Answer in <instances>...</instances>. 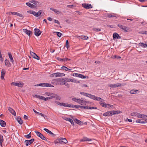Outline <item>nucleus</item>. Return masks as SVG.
Listing matches in <instances>:
<instances>
[{"label":"nucleus","instance_id":"1","mask_svg":"<svg viewBox=\"0 0 147 147\" xmlns=\"http://www.w3.org/2000/svg\"><path fill=\"white\" fill-rule=\"evenodd\" d=\"M61 106L65 107H68L72 108H77L78 109H97V107H90L88 106H84L81 105H70L68 103H65L63 102H61Z\"/></svg>","mask_w":147,"mask_h":147},{"label":"nucleus","instance_id":"2","mask_svg":"<svg viewBox=\"0 0 147 147\" xmlns=\"http://www.w3.org/2000/svg\"><path fill=\"white\" fill-rule=\"evenodd\" d=\"M121 113V111H109L103 114V115L105 116H109L112 115L120 113Z\"/></svg>","mask_w":147,"mask_h":147},{"label":"nucleus","instance_id":"3","mask_svg":"<svg viewBox=\"0 0 147 147\" xmlns=\"http://www.w3.org/2000/svg\"><path fill=\"white\" fill-rule=\"evenodd\" d=\"M84 96L88 97L94 100L100 101V99H101V98H100L96 97L94 95L86 93H85Z\"/></svg>","mask_w":147,"mask_h":147},{"label":"nucleus","instance_id":"4","mask_svg":"<svg viewBox=\"0 0 147 147\" xmlns=\"http://www.w3.org/2000/svg\"><path fill=\"white\" fill-rule=\"evenodd\" d=\"M82 6L86 9H88L92 8V5L89 3H83L82 4Z\"/></svg>","mask_w":147,"mask_h":147},{"label":"nucleus","instance_id":"5","mask_svg":"<svg viewBox=\"0 0 147 147\" xmlns=\"http://www.w3.org/2000/svg\"><path fill=\"white\" fill-rule=\"evenodd\" d=\"M122 86L121 84L117 83L115 84H109L108 86L112 88H115L119 87H121Z\"/></svg>","mask_w":147,"mask_h":147},{"label":"nucleus","instance_id":"6","mask_svg":"<svg viewBox=\"0 0 147 147\" xmlns=\"http://www.w3.org/2000/svg\"><path fill=\"white\" fill-rule=\"evenodd\" d=\"M34 34L37 36H39L41 33V32L40 31L39 29L37 28L34 29Z\"/></svg>","mask_w":147,"mask_h":147},{"label":"nucleus","instance_id":"7","mask_svg":"<svg viewBox=\"0 0 147 147\" xmlns=\"http://www.w3.org/2000/svg\"><path fill=\"white\" fill-rule=\"evenodd\" d=\"M73 76L83 79L86 78V76L83 75L82 74L78 73H74Z\"/></svg>","mask_w":147,"mask_h":147},{"label":"nucleus","instance_id":"8","mask_svg":"<svg viewBox=\"0 0 147 147\" xmlns=\"http://www.w3.org/2000/svg\"><path fill=\"white\" fill-rule=\"evenodd\" d=\"M52 75H54L55 77H62L65 76V74L63 73L57 72L54 73L52 74Z\"/></svg>","mask_w":147,"mask_h":147},{"label":"nucleus","instance_id":"9","mask_svg":"<svg viewBox=\"0 0 147 147\" xmlns=\"http://www.w3.org/2000/svg\"><path fill=\"white\" fill-rule=\"evenodd\" d=\"M11 85H13L18 86L20 87H22L24 85V84L23 83H18L15 82H13L11 83Z\"/></svg>","mask_w":147,"mask_h":147},{"label":"nucleus","instance_id":"10","mask_svg":"<svg viewBox=\"0 0 147 147\" xmlns=\"http://www.w3.org/2000/svg\"><path fill=\"white\" fill-rule=\"evenodd\" d=\"M83 98H82L81 99H80V101H79V103L81 105H86L87 103H88L89 102L88 101H86L84 99H83Z\"/></svg>","mask_w":147,"mask_h":147},{"label":"nucleus","instance_id":"11","mask_svg":"<svg viewBox=\"0 0 147 147\" xmlns=\"http://www.w3.org/2000/svg\"><path fill=\"white\" fill-rule=\"evenodd\" d=\"M120 28L122 29L123 30H124L125 32H127L128 29V27L124 26L120 24H118L117 25Z\"/></svg>","mask_w":147,"mask_h":147},{"label":"nucleus","instance_id":"12","mask_svg":"<svg viewBox=\"0 0 147 147\" xmlns=\"http://www.w3.org/2000/svg\"><path fill=\"white\" fill-rule=\"evenodd\" d=\"M113 39H120L121 37L118 34L116 33H114L113 35Z\"/></svg>","mask_w":147,"mask_h":147},{"label":"nucleus","instance_id":"13","mask_svg":"<svg viewBox=\"0 0 147 147\" xmlns=\"http://www.w3.org/2000/svg\"><path fill=\"white\" fill-rule=\"evenodd\" d=\"M23 31L29 36H30V34L32 33V32L30 30H28L26 29H23Z\"/></svg>","mask_w":147,"mask_h":147},{"label":"nucleus","instance_id":"14","mask_svg":"<svg viewBox=\"0 0 147 147\" xmlns=\"http://www.w3.org/2000/svg\"><path fill=\"white\" fill-rule=\"evenodd\" d=\"M43 87H54V86H53V85L48 83H43Z\"/></svg>","mask_w":147,"mask_h":147},{"label":"nucleus","instance_id":"15","mask_svg":"<svg viewBox=\"0 0 147 147\" xmlns=\"http://www.w3.org/2000/svg\"><path fill=\"white\" fill-rule=\"evenodd\" d=\"M65 80L67 82H75L76 83L80 82H77L76 80L71 78H66Z\"/></svg>","mask_w":147,"mask_h":147},{"label":"nucleus","instance_id":"16","mask_svg":"<svg viewBox=\"0 0 147 147\" xmlns=\"http://www.w3.org/2000/svg\"><path fill=\"white\" fill-rule=\"evenodd\" d=\"M102 106L106 108H110V107H113V106L109 104H106L105 103H102Z\"/></svg>","mask_w":147,"mask_h":147},{"label":"nucleus","instance_id":"17","mask_svg":"<svg viewBox=\"0 0 147 147\" xmlns=\"http://www.w3.org/2000/svg\"><path fill=\"white\" fill-rule=\"evenodd\" d=\"M61 144L62 143H63L64 144H66L68 142V141L65 138H61Z\"/></svg>","mask_w":147,"mask_h":147},{"label":"nucleus","instance_id":"18","mask_svg":"<svg viewBox=\"0 0 147 147\" xmlns=\"http://www.w3.org/2000/svg\"><path fill=\"white\" fill-rule=\"evenodd\" d=\"M139 91L137 90H132L130 91V93L131 94H137L138 93Z\"/></svg>","mask_w":147,"mask_h":147},{"label":"nucleus","instance_id":"19","mask_svg":"<svg viewBox=\"0 0 147 147\" xmlns=\"http://www.w3.org/2000/svg\"><path fill=\"white\" fill-rule=\"evenodd\" d=\"M5 65L7 67H9L10 66V63L9 61L7 59H6L5 60Z\"/></svg>","mask_w":147,"mask_h":147},{"label":"nucleus","instance_id":"20","mask_svg":"<svg viewBox=\"0 0 147 147\" xmlns=\"http://www.w3.org/2000/svg\"><path fill=\"white\" fill-rule=\"evenodd\" d=\"M45 94L47 96H54V98H55V93H50L49 92H46L45 93Z\"/></svg>","mask_w":147,"mask_h":147},{"label":"nucleus","instance_id":"21","mask_svg":"<svg viewBox=\"0 0 147 147\" xmlns=\"http://www.w3.org/2000/svg\"><path fill=\"white\" fill-rule=\"evenodd\" d=\"M0 125L2 127H5L6 125L5 122L3 120L0 119Z\"/></svg>","mask_w":147,"mask_h":147},{"label":"nucleus","instance_id":"22","mask_svg":"<svg viewBox=\"0 0 147 147\" xmlns=\"http://www.w3.org/2000/svg\"><path fill=\"white\" fill-rule=\"evenodd\" d=\"M16 119L20 124L21 125L23 123L22 120L20 117H18Z\"/></svg>","mask_w":147,"mask_h":147},{"label":"nucleus","instance_id":"23","mask_svg":"<svg viewBox=\"0 0 147 147\" xmlns=\"http://www.w3.org/2000/svg\"><path fill=\"white\" fill-rule=\"evenodd\" d=\"M61 138L55 140L54 141V142L55 144H56L58 143H59V144H61Z\"/></svg>","mask_w":147,"mask_h":147},{"label":"nucleus","instance_id":"24","mask_svg":"<svg viewBox=\"0 0 147 147\" xmlns=\"http://www.w3.org/2000/svg\"><path fill=\"white\" fill-rule=\"evenodd\" d=\"M91 140V139H90L87 138H84L82 139L81 140L80 142H85L87 141H90Z\"/></svg>","mask_w":147,"mask_h":147},{"label":"nucleus","instance_id":"25","mask_svg":"<svg viewBox=\"0 0 147 147\" xmlns=\"http://www.w3.org/2000/svg\"><path fill=\"white\" fill-rule=\"evenodd\" d=\"M26 5L31 8H34L35 6L34 5L29 2L26 3Z\"/></svg>","mask_w":147,"mask_h":147},{"label":"nucleus","instance_id":"26","mask_svg":"<svg viewBox=\"0 0 147 147\" xmlns=\"http://www.w3.org/2000/svg\"><path fill=\"white\" fill-rule=\"evenodd\" d=\"M8 54L9 55V57L12 63H13V62L14 61L13 59V57H12V55L10 53H8Z\"/></svg>","mask_w":147,"mask_h":147},{"label":"nucleus","instance_id":"27","mask_svg":"<svg viewBox=\"0 0 147 147\" xmlns=\"http://www.w3.org/2000/svg\"><path fill=\"white\" fill-rule=\"evenodd\" d=\"M55 98L57 100H60L61 99V97L59 96L58 94H55Z\"/></svg>","mask_w":147,"mask_h":147},{"label":"nucleus","instance_id":"28","mask_svg":"<svg viewBox=\"0 0 147 147\" xmlns=\"http://www.w3.org/2000/svg\"><path fill=\"white\" fill-rule=\"evenodd\" d=\"M27 12L31 14H32L35 16L36 15V12L32 10H30L27 11Z\"/></svg>","mask_w":147,"mask_h":147},{"label":"nucleus","instance_id":"29","mask_svg":"<svg viewBox=\"0 0 147 147\" xmlns=\"http://www.w3.org/2000/svg\"><path fill=\"white\" fill-rule=\"evenodd\" d=\"M79 37H80L81 39L84 40H87L88 38V37L85 36H79Z\"/></svg>","mask_w":147,"mask_h":147},{"label":"nucleus","instance_id":"30","mask_svg":"<svg viewBox=\"0 0 147 147\" xmlns=\"http://www.w3.org/2000/svg\"><path fill=\"white\" fill-rule=\"evenodd\" d=\"M139 45L141 47H144V48H146V44H144L142 42H140L139 44Z\"/></svg>","mask_w":147,"mask_h":147},{"label":"nucleus","instance_id":"31","mask_svg":"<svg viewBox=\"0 0 147 147\" xmlns=\"http://www.w3.org/2000/svg\"><path fill=\"white\" fill-rule=\"evenodd\" d=\"M35 96L37 98L40 100H43L44 96H41L40 95H35Z\"/></svg>","mask_w":147,"mask_h":147},{"label":"nucleus","instance_id":"32","mask_svg":"<svg viewBox=\"0 0 147 147\" xmlns=\"http://www.w3.org/2000/svg\"><path fill=\"white\" fill-rule=\"evenodd\" d=\"M34 112L36 114H38V115H41V116L43 117H44V118L45 119V115H44L42 113H38V112H37L36 111H34Z\"/></svg>","mask_w":147,"mask_h":147},{"label":"nucleus","instance_id":"33","mask_svg":"<svg viewBox=\"0 0 147 147\" xmlns=\"http://www.w3.org/2000/svg\"><path fill=\"white\" fill-rule=\"evenodd\" d=\"M71 100H73L74 102H78V103H79V101H80V100H79L80 99H77V98H72Z\"/></svg>","mask_w":147,"mask_h":147},{"label":"nucleus","instance_id":"34","mask_svg":"<svg viewBox=\"0 0 147 147\" xmlns=\"http://www.w3.org/2000/svg\"><path fill=\"white\" fill-rule=\"evenodd\" d=\"M42 10H39L37 13L36 12V15L35 16L36 17H38L41 14Z\"/></svg>","mask_w":147,"mask_h":147},{"label":"nucleus","instance_id":"35","mask_svg":"<svg viewBox=\"0 0 147 147\" xmlns=\"http://www.w3.org/2000/svg\"><path fill=\"white\" fill-rule=\"evenodd\" d=\"M136 122L137 123H144V121H143V120L142 119H138L136 121Z\"/></svg>","mask_w":147,"mask_h":147},{"label":"nucleus","instance_id":"36","mask_svg":"<svg viewBox=\"0 0 147 147\" xmlns=\"http://www.w3.org/2000/svg\"><path fill=\"white\" fill-rule=\"evenodd\" d=\"M50 9L52 10L53 11H54L57 14L59 13H60V11H59L57 10L51 8H50Z\"/></svg>","mask_w":147,"mask_h":147},{"label":"nucleus","instance_id":"37","mask_svg":"<svg viewBox=\"0 0 147 147\" xmlns=\"http://www.w3.org/2000/svg\"><path fill=\"white\" fill-rule=\"evenodd\" d=\"M40 137L43 140H47L46 138L42 134L40 135Z\"/></svg>","mask_w":147,"mask_h":147},{"label":"nucleus","instance_id":"38","mask_svg":"<svg viewBox=\"0 0 147 147\" xmlns=\"http://www.w3.org/2000/svg\"><path fill=\"white\" fill-rule=\"evenodd\" d=\"M17 12H9V14L10 15L11 14L12 15H17Z\"/></svg>","mask_w":147,"mask_h":147},{"label":"nucleus","instance_id":"39","mask_svg":"<svg viewBox=\"0 0 147 147\" xmlns=\"http://www.w3.org/2000/svg\"><path fill=\"white\" fill-rule=\"evenodd\" d=\"M24 143L26 146H28V145L30 144V142H29V140H26L24 141Z\"/></svg>","mask_w":147,"mask_h":147},{"label":"nucleus","instance_id":"40","mask_svg":"<svg viewBox=\"0 0 147 147\" xmlns=\"http://www.w3.org/2000/svg\"><path fill=\"white\" fill-rule=\"evenodd\" d=\"M138 115V113L137 112H133L131 113V116H136L137 117Z\"/></svg>","mask_w":147,"mask_h":147},{"label":"nucleus","instance_id":"41","mask_svg":"<svg viewBox=\"0 0 147 147\" xmlns=\"http://www.w3.org/2000/svg\"><path fill=\"white\" fill-rule=\"evenodd\" d=\"M94 31H95L96 32H98L100 31L101 30V29L100 28H94L93 29Z\"/></svg>","mask_w":147,"mask_h":147},{"label":"nucleus","instance_id":"42","mask_svg":"<svg viewBox=\"0 0 147 147\" xmlns=\"http://www.w3.org/2000/svg\"><path fill=\"white\" fill-rule=\"evenodd\" d=\"M5 74V69H2L1 70V75L4 76Z\"/></svg>","mask_w":147,"mask_h":147},{"label":"nucleus","instance_id":"43","mask_svg":"<svg viewBox=\"0 0 147 147\" xmlns=\"http://www.w3.org/2000/svg\"><path fill=\"white\" fill-rule=\"evenodd\" d=\"M31 132L28 135H26L25 136V137L28 138H29L31 137V135L30 134Z\"/></svg>","mask_w":147,"mask_h":147},{"label":"nucleus","instance_id":"44","mask_svg":"<svg viewBox=\"0 0 147 147\" xmlns=\"http://www.w3.org/2000/svg\"><path fill=\"white\" fill-rule=\"evenodd\" d=\"M74 120L78 124H80V123L81 122L80 121L76 119H74Z\"/></svg>","mask_w":147,"mask_h":147},{"label":"nucleus","instance_id":"45","mask_svg":"<svg viewBox=\"0 0 147 147\" xmlns=\"http://www.w3.org/2000/svg\"><path fill=\"white\" fill-rule=\"evenodd\" d=\"M61 69L64 70H65L66 71H68V68L67 67H66L63 66L61 67Z\"/></svg>","mask_w":147,"mask_h":147},{"label":"nucleus","instance_id":"46","mask_svg":"<svg viewBox=\"0 0 147 147\" xmlns=\"http://www.w3.org/2000/svg\"><path fill=\"white\" fill-rule=\"evenodd\" d=\"M63 119H64L65 120L67 121H68L69 122L70 121H71V120L72 119L71 118H67V117L63 118Z\"/></svg>","mask_w":147,"mask_h":147},{"label":"nucleus","instance_id":"47","mask_svg":"<svg viewBox=\"0 0 147 147\" xmlns=\"http://www.w3.org/2000/svg\"><path fill=\"white\" fill-rule=\"evenodd\" d=\"M66 47L67 49H68L69 47V42L67 40H66Z\"/></svg>","mask_w":147,"mask_h":147},{"label":"nucleus","instance_id":"48","mask_svg":"<svg viewBox=\"0 0 147 147\" xmlns=\"http://www.w3.org/2000/svg\"><path fill=\"white\" fill-rule=\"evenodd\" d=\"M43 83H41L39 84H35L34 85V86H43Z\"/></svg>","mask_w":147,"mask_h":147},{"label":"nucleus","instance_id":"49","mask_svg":"<svg viewBox=\"0 0 147 147\" xmlns=\"http://www.w3.org/2000/svg\"><path fill=\"white\" fill-rule=\"evenodd\" d=\"M55 32L57 33V34L58 37H61L62 35V34L61 33L57 32Z\"/></svg>","mask_w":147,"mask_h":147},{"label":"nucleus","instance_id":"50","mask_svg":"<svg viewBox=\"0 0 147 147\" xmlns=\"http://www.w3.org/2000/svg\"><path fill=\"white\" fill-rule=\"evenodd\" d=\"M112 58L113 59H115V58L120 59L121 58V57L120 56H117L116 55H115L113 56Z\"/></svg>","mask_w":147,"mask_h":147},{"label":"nucleus","instance_id":"51","mask_svg":"<svg viewBox=\"0 0 147 147\" xmlns=\"http://www.w3.org/2000/svg\"><path fill=\"white\" fill-rule=\"evenodd\" d=\"M3 140V136H0V145H2Z\"/></svg>","mask_w":147,"mask_h":147},{"label":"nucleus","instance_id":"52","mask_svg":"<svg viewBox=\"0 0 147 147\" xmlns=\"http://www.w3.org/2000/svg\"><path fill=\"white\" fill-rule=\"evenodd\" d=\"M35 132L36 133V135H37V136H38V137H40V135L42 134L40 133V132H39L38 131H35Z\"/></svg>","mask_w":147,"mask_h":147},{"label":"nucleus","instance_id":"53","mask_svg":"<svg viewBox=\"0 0 147 147\" xmlns=\"http://www.w3.org/2000/svg\"><path fill=\"white\" fill-rule=\"evenodd\" d=\"M142 116L143 114H141L138 113V115L137 117L139 118H142L143 117Z\"/></svg>","mask_w":147,"mask_h":147},{"label":"nucleus","instance_id":"54","mask_svg":"<svg viewBox=\"0 0 147 147\" xmlns=\"http://www.w3.org/2000/svg\"><path fill=\"white\" fill-rule=\"evenodd\" d=\"M34 58L36 59L37 60H39L40 59V57L38 56L36 54L35 55V57H34Z\"/></svg>","mask_w":147,"mask_h":147},{"label":"nucleus","instance_id":"55","mask_svg":"<svg viewBox=\"0 0 147 147\" xmlns=\"http://www.w3.org/2000/svg\"><path fill=\"white\" fill-rule=\"evenodd\" d=\"M57 59L59 61H62L63 62V59H61L59 57H57Z\"/></svg>","mask_w":147,"mask_h":147},{"label":"nucleus","instance_id":"56","mask_svg":"<svg viewBox=\"0 0 147 147\" xmlns=\"http://www.w3.org/2000/svg\"><path fill=\"white\" fill-rule=\"evenodd\" d=\"M30 53L31 55L34 58V57H35V55H36V54L35 53L33 52H30Z\"/></svg>","mask_w":147,"mask_h":147},{"label":"nucleus","instance_id":"57","mask_svg":"<svg viewBox=\"0 0 147 147\" xmlns=\"http://www.w3.org/2000/svg\"><path fill=\"white\" fill-rule=\"evenodd\" d=\"M146 31H142L141 32H139V33H140V34H146Z\"/></svg>","mask_w":147,"mask_h":147},{"label":"nucleus","instance_id":"58","mask_svg":"<svg viewBox=\"0 0 147 147\" xmlns=\"http://www.w3.org/2000/svg\"><path fill=\"white\" fill-rule=\"evenodd\" d=\"M17 15L23 18L24 16L22 14L17 12Z\"/></svg>","mask_w":147,"mask_h":147},{"label":"nucleus","instance_id":"59","mask_svg":"<svg viewBox=\"0 0 147 147\" xmlns=\"http://www.w3.org/2000/svg\"><path fill=\"white\" fill-rule=\"evenodd\" d=\"M30 2L36 5L37 1L34 0H31Z\"/></svg>","mask_w":147,"mask_h":147},{"label":"nucleus","instance_id":"60","mask_svg":"<svg viewBox=\"0 0 147 147\" xmlns=\"http://www.w3.org/2000/svg\"><path fill=\"white\" fill-rule=\"evenodd\" d=\"M11 113L14 116L16 115V113L15 111H10Z\"/></svg>","mask_w":147,"mask_h":147},{"label":"nucleus","instance_id":"61","mask_svg":"<svg viewBox=\"0 0 147 147\" xmlns=\"http://www.w3.org/2000/svg\"><path fill=\"white\" fill-rule=\"evenodd\" d=\"M29 142H30V144H31L33 143V142L34 141V139H32L30 140H29Z\"/></svg>","mask_w":147,"mask_h":147},{"label":"nucleus","instance_id":"62","mask_svg":"<svg viewBox=\"0 0 147 147\" xmlns=\"http://www.w3.org/2000/svg\"><path fill=\"white\" fill-rule=\"evenodd\" d=\"M71 59L68 58H63V62H65L67 61H70Z\"/></svg>","mask_w":147,"mask_h":147},{"label":"nucleus","instance_id":"63","mask_svg":"<svg viewBox=\"0 0 147 147\" xmlns=\"http://www.w3.org/2000/svg\"><path fill=\"white\" fill-rule=\"evenodd\" d=\"M48 133H49L50 135H51L52 136H54L55 135L50 131Z\"/></svg>","mask_w":147,"mask_h":147},{"label":"nucleus","instance_id":"64","mask_svg":"<svg viewBox=\"0 0 147 147\" xmlns=\"http://www.w3.org/2000/svg\"><path fill=\"white\" fill-rule=\"evenodd\" d=\"M54 22L55 23H57L58 24H60V23L58 20H54Z\"/></svg>","mask_w":147,"mask_h":147}]
</instances>
